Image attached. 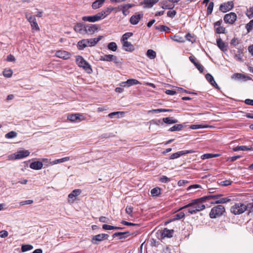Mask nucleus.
<instances>
[{
  "label": "nucleus",
  "mask_w": 253,
  "mask_h": 253,
  "mask_svg": "<svg viewBox=\"0 0 253 253\" xmlns=\"http://www.w3.org/2000/svg\"><path fill=\"white\" fill-rule=\"evenodd\" d=\"M100 60L103 61H113L116 64L119 63V61L118 58L112 54H106L104 56H100Z\"/></svg>",
  "instance_id": "obj_8"
},
{
  "label": "nucleus",
  "mask_w": 253,
  "mask_h": 253,
  "mask_svg": "<svg viewBox=\"0 0 253 253\" xmlns=\"http://www.w3.org/2000/svg\"><path fill=\"white\" fill-rule=\"evenodd\" d=\"M232 181L230 180H226L221 182V185L224 186H227L231 185Z\"/></svg>",
  "instance_id": "obj_63"
},
{
  "label": "nucleus",
  "mask_w": 253,
  "mask_h": 253,
  "mask_svg": "<svg viewBox=\"0 0 253 253\" xmlns=\"http://www.w3.org/2000/svg\"><path fill=\"white\" fill-rule=\"evenodd\" d=\"M234 151H249V150H253V148L252 147H247L246 146H239L236 147H234L233 149Z\"/></svg>",
  "instance_id": "obj_31"
},
{
  "label": "nucleus",
  "mask_w": 253,
  "mask_h": 253,
  "mask_svg": "<svg viewBox=\"0 0 253 253\" xmlns=\"http://www.w3.org/2000/svg\"><path fill=\"white\" fill-rule=\"evenodd\" d=\"M253 209V203H249L247 205H245L244 203L239 202L235 203L231 207L230 211L234 215H239L242 214L247 210H249V212H251Z\"/></svg>",
  "instance_id": "obj_2"
},
{
  "label": "nucleus",
  "mask_w": 253,
  "mask_h": 253,
  "mask_svg": "<svg viewBox=\"0 0 253 253\" xmlns=\"http://www.w3.org/2000/svg\"><path fill=\"white\" fill-rule=\"evenodd\" d=\"M182 155H183L182 151H178L171 154L169 157V159H177Z\"/></svg>",
  "instance_id": "obj_43"
},
{
  "label": "nucleus",
  "mask_w": 253,
  "mask_h": 253,
  "mask_svg": "<svg viewBox=\"0 0 253 253\" xmlns=\"http://www.w3.org/2000/svg\"><path fill=\"white\" fill-rule=\"evenodd\" d=\"M163 121L161 119L159 120H153L151 121V123H153L155 125H156L157 126L159 125L160 124L163 125Z\"/></svg>",
  "instance_id": "obj_64"
},
{
  "label": "nucleus",
  "mask_w": 253,
  "mask_h": 253,
  "mask_svg": "<svg viewBox=\"0 0 253 253\" xmlns=\"http://www.w3.org/2000/svg\"><path fill=\"white\" fill-rule=\"evenodd\" d=\"M159 180L162 183H167L170 181V179L165 175H163L160 177Z\"/></svg>",
  "instance_id": "obj_55"
},
{
  "label": "nucleus",
  "mask_w": 253,
  "mask_h": 253,
  "mask_svg": "<svg viewBox=\"0 0 253 253\" xmlns=\"http://www.w3.org/2000/svg\"><path fill=\"white\" fill-rule=\"evenodd\" d=\"M234 7V3L232 1H229L227 2L220 4L219 10L222 12H226L231 10Z\"/></svg>",
  "instance_id": "obj_9"
},
{
  "label": "nucleus",
  "mask_w": 253,
  "mask_h": 253,
  "mask_svg": "<svg viewBox=\"0 0 253 253\" xmlns=\"http://www.w3.org/2000/svg\"><path fill=\"white\" fill-rule=\"evenodd\" d=\"M85 26L84 25L83 23H77L74 27V30L76 32L81 34H84Z\"/></svg>",
  "instance_id": "obj_18"
},
{
  "label": "nucleus",
  "mask_w": 253,
  "mask_h": 253,
  "mask_svg": "<svg viewBox=\"0 0 253 253\" xmlns=\"http://www.w3.org/2000/svg\"><path fill=\"white\" fill-rule=\"evenodd\" d=\"M121 223L123 225H127V226H135L137 227L139 226V225L138 224L129 222L126 221L125 220H122Z\"/></svg>",
  "instance_id": "obj_57"
},
{
  "label": "nucleus",
  "mask_w": 253,
  "mask_h": 253,
  "mask_svg": "<svg viewBox=\"0 0 253 253\" xmlns=\"http://www.w3.org/2000/svg\"><path fill=\"white\" fill-rule=\"evenodd\" d=\"M13 72L11 69H5L3 71V75L4 77L10 78L12 76Z\"/></svg>",
  "instance_id": "obj_48"
},
{
  "label": "nucleus",
  "mask_w": 253,
  "mask_h": 253,
  "mask_svg": "<svg viewBox=\"0 0 253 253\" xmlns=\"http://www.w3.org/2000/svg\"><path fill=\"white\" fill-rule=\"evenodd\" d=\"M248 32H250L253 29V19L251 20L246 26Z\"/></svg>",
  "instance_id": "obj_54"
},
{
  "label": "nucleus",
  "mask_w": 253,
  "mask_h": 253,
  "mask_svg": "<svg viewBox=\"0 0 253 253\" xmlns=\"http://www.w3.org/2000/svg\"><path fill=\"white\" fill-rule=\"evenodd\" d=\"M143 14L142 13L133 15L130 18L129 22L132 25H136L138 23L141 19L143 18Z\"/></svg>",
  "instance_id": "obj_15"
},
{
  "label": "nucleus",
  "mask_w": 253,
  "mask_h": 253,
  "mask_svg": "<svg viewBox=\"0 0 253 253\" xmlns=\"http://www.w3.org/2000/svg\"><path fill=\"white\" fill-rule=\"evenodd\" d=\"M184 127V126L182 124H177L175 125L169 129V131H180Z\"/></svg>",
  "instance_id": "obj_33"
},
{
  "label": "nucleus",
  "mask_w": 253,
  "mask_h": 253,
  "mask_svg": "<svg viewBox=\"0 0 253 253\" xmlns=\"http://www.w3.org/2000/svg\"><path fill=\"white\" fill-rule=\"evenodd\" d=\"M216 33L217 34H224L225 33V28L221 26L217 27L216 28Z\"/></svg>",
  "instance_id": "obj_58"
},
{
  "label": "nucleus",
  "mask_w": 253,
  "mask_h": 253,
  "mask_svg": "<svg viewBox=\"0 0 253 253\" xmlns=\"http://www.w3.org/2000/svg\"><path fill=\"white\" fill-rule=\"evenodd\" d=\"M102 36H99L98 38L87 39L88 41V46H93L96 45L102 39Z\"/></svg>",
  "instance_id": "obj_27"
},
{
  "label": "nucleus",
  "mask_w": 253,
  "mask_h": 253,
  "mask_svg": "<svg viewBox=\"0 0 253 253\" xmlns=\"http://www.w3.org/2000/svg\"><path fill=\"white\" fill-rule=\"evenodd\" d=\"M82 20L84 21H87L89 22H95L102 19L100 15H99V13H97L96 15H94L84 16L82 17Z\"/></svg>",
  "instance_id": "obj_13"
},
{
  "label": "nucleus",
  "mask_w": 253,
  "mask_h": 253,
  "mask_svg": "<svg viewBox=\"0 0 253 253\" xmlns=\"http://www.w3.org/2000/svg\"><path fill=\"white\" fill-rule=\"evenodd\" d=\"M121 114L122 115H124L125 114L124 112H114L110 113L108 115V117L110 118H119V114Z\"/></svg>",
  "instance_id": "obj_41"
},
{
  "label": "nucleus",
  "mask_w": 253,
  "mask_h": 253,
  "mask_svg": "<svg viewBox=\"0 0 253 253\" xmlns=\"http://www.w3.org/2000/svg\"><path fill=\"white\" fill-rule=\"evenodd\" d=\"M176 14V12L175 10H172V11L169 10V11H168L167 12V16L169 17L173 18L175 16Z\"/></svg>",
  "instance_id": "obj_60"
},
{
  "label": "nucleus",
  "mask_w": 253,
  "mask_h": 253,
  "mask_svg": "<svg viewBox=\"0 0 253 253\" xmlns=\"http://www.w3.org/2000/svg\"><path fill=\"white\" fill-rule=\"evenodd\" d=\"M242 53V52L241 51V50L240 49H239L238 50L237 53H236L235 55V58L237 61H240V62L243 61L242 56L241 55Z\"/></svg>",
  "instance_id": "obj_50"
},
{
  "label": "nucleus",
  "mask_w": 253,
  "mask_h": 253,
  "mask_svg": "<svg viewBox=\"0 0 253 253\" xmlns=\"http://www.w3.org/2000/svg\"><path fill=\"white\" fill-rule=\"evenodd\" d=\"M67 118L69 120L73 122L76 121L81 122L85 119L83 115L79 113L69 115Z\"/></svg>",
  "instance_id": "obj_12"
},
{
  "label": "nucleus",
  "mask_w": 253,
  "mask_h": 253,
  "mask_svg": "<svg viewBox=\"0 0 253 253\" xmlns=\"http://www.w3.org/2000/svg\"><path fill=\"white\" fill-rule=\"evenodd\" d=\"M151 193L153 196H157L161 193V189L159 187H156L152 189Z\"/></svg>",
  "instance_id": "obj_45"
},
{
  "label": "nucleus",
  "mask_w": 253,
  "mask_h": 253,
  "mask_svg": "<svg viewBox=\"0 0 253 253\" xmlns=\"http://www.w3.org/2000/svg\"><path fill=\"white\" fill-rule=\"evenodd\" d=\"M99 27L97 25H91L90 26H85V34H92L98 30Z\"/></svg>",
  "instance_id": "obj_16"
},
{
  "label": "nucleus",
  "mask_w": 253,
  "mask_h": 253,
  "mask_svg": "<svg viewBox=\"0 0 253 253\" xmlns=\"http://www.w3.org/2000/svg\"><path fill=\"white\" fill-rule=\"evenodd\" d=\"M43 166V163L42 162L36 161L31 163L30 168L32 169L35 170L41 169Z\"/></svg>",
  "instance_id": "obj_20"
},
{
  "label": "nucleus",
  "mask_w": 253,
  "mask_h": 253,
  "mask_svg": "<svg viewBox=\"0 0 253 253\" xmlns=\"http://www.w3.org/2000/svg\"><path fill=\"white\" fill-rule=\"evenodd\" d=\"M223 195L222 194H215V195H210L209 196H206L203 197L205 201L206 202L207 200L211 199H218L219 197L222 196Z\"/></svg>",
  "instance_id": "obj_39"
},
{
  "label": "nucleus",
  "mask_w": 253,
  "mask_h": 253,
  "mask_svg": "<svg viewBox=\"0 0 253 253\" xmlns=\"http://www.w3.org/2000/svg\"><path fill=\"white\" fill-rule=\"evenodd\" d=\"M162 121L164 123L169 124V125L175 124L178 122L177 120L174 119L173 117H170L164 118L162 119Z\"/></svg>",
  "instance_id": "obj_28"
},
{
  "label": "nucleus",
  "mask_w": 253,
  "mask_h": 253,
  "mask_svg": "<svg viewBox=\"0 0 253 253\" xmlns=\"http://www.w3.org/2000/svg\"><path fill=\"white\" fill-rule=\"evenodd\" d=\"M204 202H206V201L203 197L192 200L191 203L182 207L180 210L187 208L189 214H195L206 208L205 205L203 204Z\"/></svg>",
  "instance_id": "obj_1"
},
{
  "label": "nucleus",
  "mask_w": 253,
  "mask_h": 253,
  "mask_svg": "<svg viewBox=\"0 0 253 253\" xmlns=\"http://www.w3.org/2000/svg\"><path fill=\"white\" fill-rule=\"evenodd\" d=\"M167 0H164L162 2V3L163 4V5L162 6V8L163 9H171L174 8V4H167Z\"/></svg>",
  "instance_id": "obj_38"
},
{
  "label": "nucleus",
  "mask_w": 253,
  "mask_h": 253,
  "mask_svg": "<svg viewBox=\"0 0 253 253\" xmlns=\"http://www.w3.org/2000/svg\"><path fill=\"white\" fill-rule=\"evenodd\" d=\"M132 6L130 4H127L123 5L122 8V12L125 16L127 15L129 13V11L128 10V9L130 8Z\"/></svg>",
  "instance_id": "obj_34"
},
{
  "label": "nucleus",
  "mask_w": 253,
  "mask_h": 253,
  "mask_svg": "<svg viewBox=\"0 0 253 253\" xmlns=\"http://www.w3.org/2000/svg\"><path fill=\"white\" fill-rule=\"evenodd\" d=\"M99 220L101 222L108 223L109 221V219L105 216H100L99 218Z\"/></svg>",
  "instance_id": "obj_62"
},
{
  "label": "nucleus",
  "mask_w": 253,
  "mask_h": 253,
  "mask_svg": "<svg viewBox=\"0 0 253 253\" xmlns=\"http://www.w3.org/2000/svg\"><path fill=\"white\" fill-rule=\"evenodd\" d=\"M156 29H158L162 32H166L167 33L170 32V29L168 27L165 25H160L155 27Z\"/></svg>",
  "instance_id": "obj_37"
},
{
  "label": "nucleus",
  "mask_w": 253,
  "mask_h": 253,
  "mask_svg": "<svg viewBox=\"0 0 253 253\" xmlns=\"http://www.w3.org/2000/svg\"><path fill=\"white\" fill-rule=\"evenodd\" d=\"M109 237V235L107 234H99L93 236L91 241L93 244L98 245L99 242L104 240H107Z\"/></svg>",
  "instance_id": "obj_6"
},
{
  "label": "nucleus",
  "mask_w": 253,
  "mask_h": 253,
  "mask_svg": "<svg viewBox=\"0 0 253 253\" xmlns=\"http://www.w3.org/2000/svg\"><path fill=\"white\" fill-rule=\"evenodd\" d=\"M231 78H232V79L240 80V79H245L246 77L244 75H243L240 73H236V74H233Z\"/></svg>",
  "instance_id": "obj_53"
},
{
  "label": "nucleus",
  "mask_w": 253,
  "mask_h": 253,
  "mask_svg": "<svg viewBox=\"0 0 253 253\" xmlns=\"http://www.w3.org/2000/svg\"><path fill=\"white\" fill-rule=\"evenodd\" d=\"M81 193L80 189H75L68 195V202L70 203H73L77 199L78 196Z\"/></svg>",
  "instance_id": "obj_11"
},
{
  "label": "nucleus",
  "mask_w": 253,
  "mask_h": 253,
  "mask_svg": "<svg viewBox=\"0 0 253 253\" xmlns=\"http://www.w3.org/2000/svg\"><path fill=\"white\" fill-rule=\"evenodd\" d=\"M17 136V133L14 131H11L8 133H6L5 137L6 138H12L15 137Z\"/></svg>",
  "instance_id": "obj_51"
},
{
  "label": "nucleus",
  "mask_w": 253,
  "mask_h": 253,
  "mask_svg": "<svg viewBox=\"0 0 253 253\" xmlns=\"http://www.w3.org/2000/svg\"><path fill=\"white\" fill-rule=\"evenodd\" d=\"M131 235L135 236L136 235V234L134 232V233H132ZM130 235H131V234H129V232L128 231H126V232H116L113 234L112 237L113 238L118 237L119 239L121 240V239H125L126 237L129 236Z\"/></svg>",
  "instance_id": "obj_14"
},
{
  "label": "nucleus",
  "mask_w": 253,
  "mask_h": 253,
  "mask_svg": "<svg viewBox=\"0 0 253 253\" xmlns=\"http://www.w3.org/2000/svg\"><path fill=\"white\" fill-rule=\"evenodd\" d=\"M132 211H133V208L132 207H130V206H127L126 208V212L129 214V215H130L131 216H132Z\"/></svg>",
  "instance_id": "obj_61"
},
{
  "label": "nucleus",
  "mask_w": 253,
  "mask_h": 253,
  "mask_svg": "<svg viewBox=\"0 0 253 253\" xmlns=\"http://www.w3.org/2000/svg\"><path fill=\"white\" fill-rule=\"evenodd\" d=\"M30 152L28 150L19 151L16 153L13 154L12 159L14 160L21 159L28 156Z\"/></svg>",
  "instance_id": "obj_10"
},
{
  "label": "nucleus",
  "mask_w": 253,
  "mask_h": 253,
  "mask_svg": "<svg viewBox=\"0 0 253 253\" xmlns=\"http://www.w3.org/2000/svg\"><path fill=\"white\" fill-rule=\"evenodd\" d=\"M206 78L207 80L215 88H219L217 84L214 81L213 77L209 73H208L206 75Z\"/></svg>",
  "instance_id": "obj_25"
},
{
  "label": "nucleus",
  "mask_w": 253,
  "mask_h": 253,
  "mask_svg": "<svg viewBox=\"0 0 253 253\" xmlns=\"http://www.w3.org/2000/svg\"><path fill=\"white\" fill-rule=\"evenodd\" d=\"M33 249V246L31 245H23L21 247V251L22 252H25Z\"/></svg>",
  "instance_id": "obj_47"
},
{
  "label": "nucleus",
  "mask_w": 253,
  "mask_h": 253,
  "mask_svg": "<svg viewBox=\"0 0 253 253\" xmlns=\"http://www.w3.org/2000/svg\"><path fill=\"white\" fill-rule=\"evenodd\" d=\"M132 35H133L132 33H131V32H127L126 33L124 34L121 38V42H127L126 40L128 38H129L130 37H131L132 36Z\"/></svg>",
  "instance_id": "obj_42"
},
{
  "label": "nucleus",
  "mask_w": 253,
  "mask_h": 253,
  "mask_svg": "<svg viewBox=\"0 0 253 253\" xmlns=\"http://www.w3.org/2000/svg\"><path fill=\"white\" fill-rule=\"evenodd\" d=\"M159 0H144L142 4L144 5V7L146 8H152Z\"/></svg>",
  "instance_id": "obj_17"
},
{
  "label": "nucleus",
  "mask_w": 253,
  "mask_h": 253,
  "mask_svg": "<svg viewBox=\"0 0 253 253\" xmlns=\"http://www.w3.org/2000/svg\"><path fill=\"white\" fill-rule=\"evenodd\" d=\"M190 127L192 129H197L203 128H207L208 127V126L202 125H192L190 126Z\"/></svg>",
  "instance_id": "obj_49"
},
{
  "label": "nucleus",
  "mask_w": 253,
  "mask_h": 253,
  "mask_svg": "<svg viewBox=\"0 0 253 253\" xmlns=\"http://www.w3.org/2000/svg\"><path fill=\"white\" fill-rule=\"evenodd\" d=\"M246 15L249 19L253 17V7H251L247 9Z\"/></svg>",
  "instance_id": "obj_56"
},
{
  "label": "nucleus",
  "mask_w": 253,
  "mask_h": 253,
  "mask_svg": "<svg viewBox=\"0 0 253 253\" xmlns=\"http://www.w3.org/2000/svg\"><path fill=\"white\" fill-rule=\"evenodd\" d=\"M146 55L151 59H154L156 56V53L152 49H148L146 52Z\"/></svg>",
  "instance_id": "obj_36"
},
{
  "label": "nucleus",
  "mask_w": 253,
  "mask_h": 253,
  "mask_svg": "<svg viewBox=\"0 0 253 253\" xmlns=\"http://www.w3.org/2000/svg\"><path fill=\"white\" fill-rule=\"evenodd\" d=\"M184 216L185 213L183 212H179V213L173 216V218L172 220L174 221L176 220H179L180 219L183 218Z\"/></svg>",
  "instance_id": "obj_40"
},
{
  "label": "nucleus",
  "mask_w": 253,
  "mask_h": 253,
  "mask_svg": "<svg viewBox=\"0 0 253 253\" xmlns=\"http://www.w3.org/2000/svg\"><path fill=\"white\" fill-rule=\"evenodd\" d=\"M69 160H70V157H64V158H61L60 159L55 160L53 161L50 162L49 163V164L50 165H54L57 164L58 163H63V162L68 161Z\"/></svg>",
  "instance_id": "obj_29"
},
{
  "label": "nucleus",
  "mask_w": 253,
  "mask_h": 253,
  "mask_svg": "<svg viewBox=\"0 0 253 253\" xmlns=\"http://www.w3.org/2000/svg\"><path fill=\"white\" fill-rule=\"evenodd\" d=\"M88 41L87 39H83L79 42L77 43V47L79 50H83L87 46H88Z\"/></svg>",
  "instance_id": "obj_21"
},
{
  "label": "nucleus",
  "mask_w": 253,
  "mask_h": 253,
  "mask_svg": "<svg viewBox=\"0 0 253 253\" xmlns=\"http://www.w3.org/2000/svg\"><path fill=\"white\" fill-rule=\"evenodd\" d=\"M237 19V15L234 12H230L224 15L223 20L226 23L233 24Z\"/></svg>",
  "instance_id": "obj_7"
},
{
  "label": "nucleus",
  "mask_w": 253,
  "mask_h": 253,
  "mask_svg": "<svg viewBox=\"0 0 253 253\" xmlns=\"http://www.w3.org/2000/svg\"><path fill=\"white\" fill-rule=\"evenodd\" d=\"M108 48L113 51H115L117 49V45L115 42H111L108 44Z\"/></svg>",
  "instance_id": "obj_44"
},
{
  "label": "nucleus",
  "mask_w": 253,
  "mask_h": 253,
  "mask_svg": "<svg viewBox=\"0 0 253 253\" xmlns=\"http://www.w3.org/2000/svg\"><path fill=\"white\" fill-rule=\"evenodd\" d=\"M25 17L28 22L30 23L32 30L36 31H40V28L38 26V23L37 22L35 16L33 15L31 13H26L25 14Z\"/></svg>",
  "instance_id": "obj_5"
},
{
  "label": "nucleus",
  "mask_w": 253,
  "mask_h": 253,
  "mask_svg": "<svg viewBox=\"0 0 253 253\" xmlns=\"http://www.w3.org/2000/svg\"><path fill=\"white\" fill-rule=\"evenodd\" d=\"M76 62L79 67L83 68L88 74L92 72L90 65L82 56H76Z\"/></svg>",
  "instance_id": "obj_3"
},
{
  "label": "nucleus",
  "mask_w": 253,
  "mask_h": 253,
  "mask_svg": "<svg viewBox=\"0 0 253 253\" xmlns=\"http://www.w3.org/2000/svg\"><path fill=\"white\" fill-rule=\"evenodd\" d=\"M105 0H96L92 4V7L94 9L100 7L104 3Z\"/></svg>",
  "instance_id": "obj_30"
},
{
  "label": "nucleus",
  "mask_w": 253,
  "mask_h": 253,
  "mask_svg": "<svg viewBox=\"0 0 253 253\" xmlns=\"http://www.w3.org/2000/svg\"><path fill=\"white\" fill-rule=\"evenodd\" d=\"M173 230L165 228L162 232V238H171L173 236Z\"/></svg>",
  "instance_id": "obj_24"
},
{
  "label": "nucleus",
  "mask_w": 253,
  "mask_h": 253,
  "mask_svg": "<svg viewBox=\"0 0 253 253\" xmlns=\"http://www.w3.org/2000/svg\"><path fill=\"white\" fill-rule=\"evenodd\" d=\"M213 6H214L213 2L211 1L209 3L208 7L207 8V11L208 15H210L212 13V10H213Z\"/></svg>",
  "instance_id": "obj_52"
},
{
  "label": "nucleus",
  "mask_w": 253,
  "mask_h": 253,
  "mask_svg": "<svg viewBox=\"0 0 253 253\" xmlns=\"http://www.w3.org/2000/svg\"><path fill=\"white\" fill-rule=\"evenodd\" d=\"M56 56L60 58L67 59L70 58V54L66 51L59 50L56 52Z\"/></svg>",
  "instance_id": "obj_19"
},
{
  "label": "nucleus",
  "mask_w": 253,
  "mask_h": 253,
  "mask_svg": "<svg viewBox=\"0 0 253 253\" xmlns=\"http://www.w3.org/2000/svg\"><path fill=\"white\" fill-rule=\"evenodd\" d=\"M216 43L218 47L222 51H226L227 50V48L225 43L222 41L221 39H217L216 40Z\"/></svg>",
  "instance_id": "obj_26"
},
{
  "label": "nucleus",
  "mask_w": 253,
  "mask_h": 253,
  "mask_svg": "<svg viewBox=\"0 0 253 253\" xmlns=\"http://www.w3.org/2000/svg\"><path fill=\"white\" fill-rule=\"evenodd\" d=\"M124 49L126 51H133L134 50V46L128 42H123Z\"/></svg>",
  "instance_id": "obj_22"
},
{
  "label": "nucleus",
  "mask_w": 253,
  "mask_h": 253,
  "mask_svg": "<svg viewBox=\"0 0 253 253\" xmlns=\"http://www.w3.org/2000/svg\"><path fill=\"white\" fill-rule=\"evenodd\" d=\"M126 83L127 84V87L133 85L140 84V83L138 80L133 79L127 80L126 81Z\"/></svg>",
  "instance_id": "obj_35"
},
{
  "label": "nucleus",
  "mask_w": 253,
  "mask_h": 253,
  "mask_svg": "<svg viewBox=\"0 0 253 253\" xmlns=\"http://www.w3.org/2000/svg\"><path fill=\"white\" fill-rule=\"evenodd\" d=\"M102 228L104 229V230H114V226H112V225H108V224H103L102 225Z\"/></svg>",
  "instance_id": "obj_59"
},
{
  "label": "nucleus",
  "mask_w": 253,
  "mask_h": 253,
  "mask_svg": "<svg viewBox=\"0 0 253 253\" xmlns=\"http://www.w3.org/2000/svg\"><path fill=\"white\" fill-rule=\"evenodd\" d=\"M225 212V209L223 206L219 205L213 207L210 212V217L211 218H215L221 216Z\"/></svg>",
  "instance_id": "obj_4"
},
{
  "label": "nucleus",
  "mask_w": 253,
  "mask_h": 253,
  "mask_svg": "<svg viewBox=\"0 0 253 253\" xmlns=\"http://www.w3.org/2000/svg\"><path fill=\"white\" fill-rule=\"evenodd\" d=\"M231 201V200L229 198H223L220 199L218 200L215 201L214 202H211V204H224L227 202H229Z\"/></svg>",
  "instance_id": "obj_32"
},
{
  "label": "nucleus",
  "mask_w": 253,
  "mask_h": 253,
  "mask_svg": "<svg viewBox=\"0 0 253 253\" xmlns=\"http://www.w3.org/2000/svg\"><path fill=\"white\" fill-rule=\"evenodd\" d=\"M113 10L112 7H108L106 9L102 10L100 12H98L99 15L101 17V19L105 18L107 15H108Z\"/></svg>",
  "instance_id": "obj_23"
},
{
  "label": "nucleus",
  "mask_w": 253,
  "mask_h": 253,
  "mask_svg": "<svg viewBox=\"0 0 253 253\" xmlns=\"http://www.w3.org/2000/svg\"><path fill=\"white\" fill-rule=\"evenodd\" d=\"M218 156V155H217V154H210V153H207V154H205L201 156V158L203 160L208 159L216 157Z\"/></svg>",
  "instance_id": "obj_46"
}]
</instances>
